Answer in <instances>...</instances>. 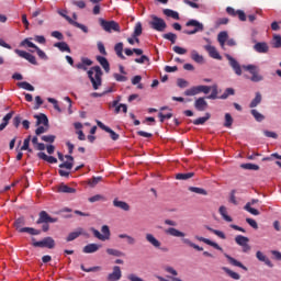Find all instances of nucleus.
<instances>
[{
  "instance_id": "obj_9",
  "label": "nucleus",
  "mask_w": 281,
  "mask_h": 281,
  "mask_svg": "<svg viewBox=\"0 0 281 281\" xmlns=\"http://www.w3.org/2000/svg\"><path fill=\"white\" fill-rule=\"evenodd\" d=\"M97 125L102 131H105V133H109L110 137H111V139H113V142H117V139H120V134L115 133V131L111 130V127L104 125V123H102V121H97Z\"/></svg>"
},
{
  "instance_id": "obj_42",
  "label": "nucleus",
  "mask_w": 281,
  "mask_h": 281,
  "mask_svg": "<svg viewBox=\"0 0 281 281\" xmlns=\"http://www.w3.org/2000/svg\"><path fill=\"white\" fill-rule=\"evenodd\" d=\"M223 271H225V273H227V276H229V278H232L233 280H239L240 279V274H238V272H234L233 270H231L227 267H224Z\"/></svg>"
},
{
  "instance_id": "obj_5",
  "label": "nucleus",
  "mask_w": 281,
  "mask_h": 281,
  "mask_svg": "<svg viewBox=\"0 0 281 281\" xmlns=\"http://www.w3.org/2000/svg\"><path fill=\"white\" fill-rule=\"evenodd\" d=\"M187 27H194L193 30H184L183 34H187L188 36H192V34H196L198 32H203V24H201L199 21L196 20H189L186 23Z\"/></svg>"
},
{
  "instance_id": "obj_54",
  "label": "nucleus",
  "mask_w": 281,
  "mask_h": 281,
  "mask_svg": "<svg viewBox=\"0 0 281 281\" xmlns=\"http://www.w3.org/2000/svg\"><path fill=\"white\" fill-rule=\"evenodd\" d=\"M272 47H274V49H278L281 47V36L280 35H273Z\"/></svg>"
},
{
  "instance_id": "obj_6",
  "label": "nucleus",
  "mask_w": 281,
  "mask_h": 281,
  "mask_svg": "<svg viewBox=\"0 0 281 281\" xmlns=\"http://www.w3.org/2000/svg\"><path fill=\"white\" fill-rule=\"evenodd\" d=\"M99 23L105 32H120V24L115 21H106L104 19H100Z\"/></svg>"
},
{
  "instance_id": "obj_55",
  "label": "nucleus",
  "mask_w": 281,
  "mask_h": 281,
  "mask_svg": "<svg viewBox=\"0 0 281 281\" xmlns=\"http://www.w3.org/2000/svg\"><path fill=\"white\" fill-rule=\"evenodd\" d=\"M100 181H102V177L101 176L93 177L92 179H90L88 181V184L90 186V188H95L99 184Z\"/></svg>"
},
{
  "instance_id": "obj_1",
  "label": "nucleus",
  "mask_w": 281,
  "mask_h": 281,
  "mask_svg": "<svg viewBox=\"0 0 281 281\" xmlns=\"http://www.w3.org/2000/svg\"><path fill=\"white\" fill-rule=\"evenodd\" d=\"M102 68H100V66H94L91 67L88 70V78L94 89V91H98L100 89V87H102Z\"/></svg>"
},
{
  "instance_id": "obj_44",
  "label": "nucleus",
  "mask_w": 281,
  "mask_h": 281,
  "mask_svg": "<svg viewBox=\"0 0 281 281\" xmlns=\"http://www.w3.org/2000/svg\"><path fill=\"white\" fill-rule=\"evenodd\" d=\"M18 87L20 89H24L25 91H34V86L27 81L18 82Z\"/></svg>"
},
{
  "instance_id": "obj_14",
  "label": "nucleus",
  "mask_w": 281,
  "mask_h": 281,
  "mask_svg": "<svg viewBox=\"0 0 281 281\" xmlns=\"http://www.w3.org/2000/svg\"><path fill=\"white\" fill-rule=\"evenodd\" d=\"M226 58H227L231 67L234 69L235 74L237 76H241L243 69L240 68V64H238V61L236 59H234V57H232L231 55H226Z\"/></svg>"
},
{
  "instance_id": "obj_37",
  "label": "nucleus",
  "mask_w": 281,
  "mask_h": 281,
  "mask_svg": "<svg viewBox=\"0 0 281 281\" xmlns=\"http://www.w3.org/2000/svg\"><path fill=\"white\" fill-rule=\"evenodd\" d=\"M244 210H246V212H249V214H252V216H260V211H258L257 209L251 207V202H248L244 206Z\"/></svg>"
},
{
  "instance_id": "obj_39",
  "label": "nucleus",
  "mask_w": 281,
  "mask_h": 281,
  "mask_svg": "<svg viewBox=\"0 0 281 281\" xmlns=\"http://www.w3.org/2000/svg\"><path fill=\"white\" fill-rule=\"evenodd\" d=\"M220 214L224 218V221H226V223H232V216L227 215V207L221 206Z\"/></svg>"
},
{
  "instance_id": "obj_19",
  "label": "nucleus",
  "mask_w": 281,
  "mask_h": 281,
  "mask_svg": "<svg viewBox=\"0 0 281 281\" xmlns=\"http://www.w3.org/2000/svg\"><path fill=\"white\" fill-rule=\"evenodd\" d=\"M145 238H146L147 243H149V245H153V247H155V249H161V241L156 239L153 234L147 233L145 235Z\"/></svg>"
},
{
  "instance_id": "obj_31",
  "label": "nucleus",
  "mask_w": 281,
  "mask_h": 281,
  "mask_svg": "<svg viewBox=\"0 0 281 281\" xmlns=\"http://www.w3.org/2000/svg\"><path fill=\"white\" fill-rule=\"evenodd\" d=\"M228 36L229 35L227 34L226 31H222V32L218 33L217 41H218L221 47H225V43H227Z\"/></svg>"
},
{
  "instance_id": "obj_29",
  "label": "nucleus",
  "mask_w": 281,
  "mask_h": 281,
  "mask_svg": "<svg viewBox=\"0 0 281 281\" xmlns=\"http://www.w3.org/2000/svg\"><path fill=\"white\" fill-rule=\"evenodd\" d=\"M67 21L70 25H74V27H78L79 30H82L85 34L89 33V29L85 24L78 23L74 21L71 18H67Z\"/></svg>"
},
{
  "instance_id": "obj_15",
  "label": "nucleus",
  "mask_w": 281,
  "mask_h": 281,
  "mask_svg": "<svg viewBox=\"0 0 281 281\" xmlns=\"http://www.w3.org/2000/svg\"><path fill=\"white\" fill-rule=\"evenodd\" d=\"M254 49L257 54H269V44L267 42H258L254 45Z\"/></svg>"
},
{
  "instance_id": "obj_4",
  "label": "nucleus",
  "mask_w": 281,
  "mask_h": 281,
  "mask_svg": "<svg viewBox=\"0 0 281 281\" xmlns=\"http://www.w3.org/2000/svg\"><path fill=\"white\" fill-rule=\"evenodd\" d=\"M33 247H41L47 249H54L56 247V241L52 237H45L43 240L36 241V238H32Z\"/></svg>"
},
{
  "instance_id": "obj_2",
  "label": "nucleus",
  "mask_w": 281,
  "mask_h": 281,
  "mask_svg": "<svg viewBox=\"0 0 281 281\" xmlns=\"http://www.w3.org/2000/svg\"><path fill=\"white\" fill-rule=\"evenodd\" d=\"M212 91V87L210 86H194L190 89H187L184 91V95L192 97V95H199V93H210Z\"/></svg>"
},
{
  "instance_id": "obj_58",
  "label": "nucleus",
  "mask_w": 281,
  "mask_h": 281,
  "mask_svg": "<svg viewBox=\"0 0 281 281\" xmlns=\"http://www.w3.org/2000/svg\"><path fill=\"white\" fill-rule=\"evenodd\" d=\"M36 54L38 56V58H41L42 60H48L49 57H47V54H45L43 52V49H41L38 46L35 47Z\"/></svg>"
},
{
  "instance_id": "obj_27",
  "label": "nucleus",
  "mask_w": 281,
  "mask_h": 281,
  "mask_svg": "<svg viewBox=\"0 0 281 281\" xmlns=\"http://www.w3.org/2000/svg\"><path fill=\"white\" fill-rule=\"evenodd\" d=\"M20 234H30L31 236L41 235V229L32 228V227H23L20 228Z\"/></svg>"
},
{
  "instance_id": "obj_50",
  "label": "nucleus",
  "mask_w": 281,
  "mask_h": 281,
  "mask_svg": "<svg viewBox=\"0 0 281 281\" xmlns=\"http://www.w3.org/2000/svg\"><path fill=\"white\" fill-rule=\"evenodd\" d=\"M234 124V119L232 117V114L226 113L225 114V122H224V126L226 128H232V125Z\"/></svg>"
},
{
  "instance_id": "obj_33",
  "label": "nucleus",
  "mask_w": 281,
  "mask_h": 281,
  "mask_svg": "<svg viewBox=\"0 0 281 281\" xmlns=\"http://www.w3.org/2000/svg\"><path fill=\"white\" fill-rule=\"evenodd\" d=\"M260 102H262V94L260 92H256V95L252 99V101L250 102L249 108L256 109V106H258V104H260Z\"/></svg>"
},
{
  "instance_id": "obj_40",
  "label": "nucleus",
  "mask_w": 281,
  "mask_h": 281,
  "mask_svg": "<svg viewBox=\"0 0 281 281\" xmlns=\"http://www.w3.org/2000/svg\"><path fill=\"white\" fill-rule=\"evenodd\" d=\"M102 236H103V241L104 240H110L111 238V229L109 228L108 225H103L101 227Z\"/></svg>"
},
{
  "instance_id": "obj_30",
  "label": "nucleus",
  "mask_w": 281,
  "mask_h": 281,
  "mask_svg": "<svg viewBox=\"0 0 281 281\" xmlns=\"http://www.w3.org/2000/svg\"><path fill=\"white\" fill-rule=\"evenodd\" d=\"M165 16H169L170 19H175V21H179V12L173 11L172 9H165L162 10Z\"/></svg>"
},
{
  "instance_id": "obj_57",
  "label": "nucleus",
  "mask_w": 281,
  "mask_h": 281,
  "mask_svg": "<svg viewBox=\"0 0 281 281\" xmlns=\"http://www.w3.org/2000/svg\"><path fill=\"white\" fill-rule=\"evenodd\" d=\"M42 142H46V144H54L56 142L55 135H44L42 136Z\"/></svg>"
},
{
  "instance_id": "obj_59",
  "label": "nucleus",
  "mask_w": 281,
  "mask_h": 281,
  "mask_svg": "<svg viewBox=\"0 0 281 281\" xmlns=\"http://www.w3.org/2000/svg\"><path fill=\"white\" fill-rule=\"evenodd\" d=\"M98 201H106V198H104V195H101V194H97V195L89 198L90 203H95Z\"/></svg>"
},
{
  "instance_id": "obj_21",
  "label": "nucleus",
  "mask_w": 281,
  "mask_h": 281,
  "mask_svg": "<svg viewBox=\"0 0 281 281\" xmlns=\"http://www.w3.org/2000/svg\"><path fill=\"white\" fill-rule=\"evenodd\" d=\"M256 258L260 261V262H265V265H267V267H270V269H273V262H271L269 260V258L267 256H265V254H262V251L258 250L256 252Z\"/></svg>"
},
{
  "instance_id": "obj_64",
  "label": "nucleus",
  "mask_w": 281,
  "mask_h": 281,
  "mask_svg": "<svg viewBox=\"0 0 281 281\" xmlns=\"http://www.w3.org/2000/svg\"><path fill=\"white\" fill-rule=\"evenodd\" d=\"M127 280L130 281H144V279L137 277L136 274H128Z\"/></svg>"
},
{
  "instance_id": "obj_61",
  "label": "nucleus",
  "mask_w": 281,
  "mask_h": 281,
  "mask_svg": "<svg viewBox=\"0 0 281 281\" xmlns=\"http://www.w3.org/2000/svg\"><path fill=\"white\" fill-rule=\"evenodd\" d=\"M47 131H49V126H38L35 130V135H43V133H47Z\"/></svg>"
},
{
  "instance_id": "obj_16",
  "label": "nucleus",
  "mask_w": 281,
  "mask_h": 281,
  "mask_svg": "<svg viewBox=\"0 0 281 281\" xmlns=\"http://www.w3.org/2000/svg\"><path fill=\"white\" fill-rule=\"evenodd\" d=\"M165 234H167V236H172L173 238H186V233L175 227H169L165 229Z\"/></svg>"
},
{
  "instance_id": "obj_22",
  "label": "nucleus",
  "mask_w": 281,
  "mask_h": 281,
  "mask_svg": "<svg viewBox=\"0 0 281 281\" xmlns=\"http://www.w3.org/2000/svg\"><path fill=\"white\" fill-rule=\"evenodd\" d=\"M97 60L101 67H103L105 74H109L111 71V64H109V59L106 57L97 56Z\"/></svg>"
},
{
  "instance_id": "obj_36",
  "label": "nucleus",
  "mask_w": 281,
  "mask_h": 281,
  "mask_svg": "<svg viewBox=\"0 0 281 281\" xmlns=\"http://www.w3.org/2000/svg\"><path fill=\"white\" fill-rule=\"evenodd\" d=\"M236 90L234 88H227L221 97H217L220 100H227L229 95H235Z\"/></svg>"
},
{
  "instance_id": "obj_18",
  "label": "nucleus",
  "mask_w": 281,
  "mask_h": 281,
  "mask_svg": "<svg viewBox=\"0 0 281 281\" xmlns=\"http://www.w3.org/2000/svg\"><path fill=\"white\" fill-rule=\"evenodd\" d=\"M194 109L196 111H206L207 110V101L205 98L201 97L194 101Z\"/></svg>"
},
{
  "instance_id": "obj_12",
  "label": "nucleus",
  "mask_w": 281,
  "mask_h": 281,
  "mask_svg": "<svg viewBox=\"0 0 281 281\" xmlns=\"http://www.w3.org/2000/svg\"><path fill=\"white\" fill-rule=\"evenodd\" d=\"M79 236H88L87 232H85L82 227H79L75 232L68 234L66 243H71L72 240H76V238H79Z\"/></svg>"
},
{
  "instance_id": "obj_28",
  "label": "nucleus",
  "mask_w": 281,
  "mask_h": 281,
  "mask_svg": "<svg viewBox=\"0 0 281 281\" xmlns=\"http://www.w3.org/2000/svg\"><path fill=\"white\" fill-rule=\"evenodd\" d=\"M57 192H61L64 194H74V193H76V189H74L67 184H60L57 189Z\"/></svg>"
},
{
  "instance_id": "obj_32",
  "label": "nucleus",
  "mask_w": 281,
  "mask_h": 281,
  "mask_svg": "<svg viewBox=\"0 0 281 281\" xmlns=\"http://www.w3.org/2000/svg\"><path fill=\"white\" fill-rule=\"evenodd\" d=\"M54 47H58L60 52H67L68 54H71V48H69V45L66 42H57L54 44Z\"/></svg>"
},
{
  "instance_id": "obj_25",
  "label": "nucleus",
  "mask_w": 281,
  "mask_h": 281,
  "mask_svg": "<svg viewBox=\"0 0 281 281\" xmlns=\"http://www.w3.org/2000/svg\"><path fill=\"white\" fill-rule=\"evenodd\" d=\"M114 52H115L116 56H119V58H121L122 60H126V57L123 54L124 43L120 42V43L115 44Z\"/></svg>"
},
{
  "instance_id": "obj_20",
  "label": "nucleus",
  "mask_w": 281,
  "mask_h": 281,
  "mask_svg": "<svg viewBox=\"0 0 281 281\" xmlns=\"http://www.w3.org/2000/svg\"><path fill=\"white\" fill-rule=\"evenodd\" d=\"M34 119L37 120L36 126H41V124H43V126H49V119H47V115H45L43 113L35 114Z\"/></svg>"
},
{
  "instance_id": "obj_63",
  "label": "nucleus",
  "mask_w": 281,
  "mask_h": 281,
  "mask_svg": "<svg viewBox=\"0 0 281 281\" xmlns=\"http://www.w3.org/2000/svg\"><path fill=\"white\" fill-rule=\"evenodd\" d=\"M177 85H178V87H180V89H186V87H188L189 83L186 79L179 78L177 80Z\"/></svg>"
},
{
  "instance_id": "obj_49",
  "label": "nucleus",
  "mask_w": 281,
  "mask_h": 281,
  "mask_svg": "<svg viewBox=\"0 0 281 281\" xmlns=\"http://www.w3.org/2000/svg\"><path fill=\"white\" fill-rule=\"evenodd\" d=\"M106 254H109V256H115L116 258H122V256H124V252L113 248H108Z\"/></svg>"
},
{
  "instance_id": "obj_17",
  "label": "nucleus",
  "mask_w": 281,
  "mask_h": 281,
  "mask_svg": "<svg viewBox=\"0 0 281 281\" xmlns=\"http://www.w3.org/2000/svg\"><path fill=\"white\" fill-rule=\"evenodd\" d=\"M122 278V270L120 266L113 267V272L108 276V281H117Z\"/></svg>"
},
{
  "instance_id": "obj_56",
  "label": "nucleus",
  "mask_w": 281,
  "mask_h": 281,
  "mask_svg": "<svg viewBox=\"0 0 281 281\" xmlns=\"http://www.w3.org/2000/svg\"><path fill=\"white\" fill-rule=\"evenodd\" d=\"M250 113L255 117L256 122H262V120H265V115L260 114L258 110H251Z\"/></svg>"
},
{
  "instance_id": "obj_10",
  "label": "nucleus",
  "mask_w": 281,
  "mask_h": 281,
  "mask_svg": "<svg viewBox=\"0 0 281 281\" xmlns=\"http://www.w3.org/2000/svg\"><path fill=\"white\" fill-rule=\"evenodd\" d=\"M226 12L229 16H238L239 21H247V14L243 10H235L232 7H227Z\"/></svg>"
},
{
  "instance_id": "obj_51",
  "label": "nucleus",
  "mask_w": 281,
  "mask_h": 281,
  "mask_svg": "<svg viewBox=\"0 0 281 281\" xmlns=\"http://www.w3.org/2000/svg\"><path fill=\"white\" fill-rule=\"evenodd\" d=\"M229 23V19L227 18H220L215 21V30H218L221 25H227Z\"/></svg>"
},
{
  "instance_id": "obj_26",
  "label": "nucleus",
  "mask_w": 281,
  "mask_h": 281,
  "mask_svg": "<svg viewBox=\"0 0 281 281\" xmlns=\"http://www.w3.org/2000/svg\"><path fill=\"white\" fill-rule=\"evenodd\" d=\"M114 207H119L120 210H123L124 212H128L131 210V205L124 201H120L117 199H114L113 201Z\"/></svg>"
},
{
  "instance_id": "obj_52",
  "label": "nucleus",
  "mask_w": 281,
  "mask_h": 281,
  "mask_svg": "<svg viewBox=\"0 0 281 281\" xmlns=\"http://www.w3.org/2000/svg\"><path fill=\"white\" fill-rule=\"evenodd\" d=\"M207 120H210V114H206V116H202V117L195 119L193 121V124L195 126H201V124H205Z\"/></svg>"
},
{
  "instance_id": "obj_45",
  "label": "nucleus",
  "mask_w": 281,
  "mask_h": 281,
  "mask_svg": "<svg viewBox=\"0 0 281 281\" xmlns=\"http://www.w3.org/2000/svg\"><path fill=\"white\" fill-rule=\"evenodd\" d=\"M23 225H25V217H19L14 221V227L18 229V232L23 229Z\"/></svg>"
},
{
  "instance_id": "obj_35",
  "label": "nucleus",
  "mask_w": 281,
  "mask_h": 281,
  "mask_svg": "<svg viewBox=\"0 0 281 281\" xmlns=\"http://www.w3.org/2000/svg\"><path fill=\"white\" fill-rule=\"evenodd\" d=\"M194 177V172H187V173H177L176 179L178 181H188V179H192Z\"/></svg>"
},
{
  "instance_id": "obj_43",
  "label": "nucleus",
  "mask_w": 281,
  "mask_h": 281,
  "mask_svg": "<svg viewBox=\"0 0 281 281\" xmlns=\"http://www.w3.org/2000/svg\"><path fill=\"white\" fill-rule=\"evenodd\" d=\"M189 192H194V194H202L203 196H206L207 194L205 189L199 187H189Z\"/></svg>"
},
{
  "instance_id": "obj_7",
  "label": "nucleus",
  "mask_w": 281,
  "mask_h": 281,
  "mask_svg": "<svg viewBox=\"0 0 281 281\" xmlns=\"http://www.w3.org/2000/svg\"><path fill=\"white\" fill-rule=\"evenodd\" d=\"M244 69L251 74V82H261V80H263L262 76L258 74L259 70L256 65L244 66Z\"/></svg>"
},
{
  "instance_id": "obj_41",
  "label": "nucleus",
  "mask_w": 281,
  "mask_h": 281,
  "mask_svg": "<svg viewBox=\"0 0 281 281\" xmlns=\"http://www.w3.org/2000/svg\"><path fill=\"white\" fill-rule=\"evenodd\" d=\"M182 243L184 245H188L189 247H192L193 249H196V251H203V247H200L199 245L192 243V240L188 238H182Z\"/></svg>"
},
{
  "instance_id": "obj_53",
  "label": "nucleus",
  "mask_w": 281,
  "mask_h": 281,
  "mask_svg": "<svg viewBox=\"0 0 281 281\" xmlns=\"http://www.w3.org/2000/svg\"><path fill=\"white\" fill-rule=\"evenodd\" d=\"M240 167L244 168V170H260V166L254 165L251 162L243 164Z\"/></svg>"
},
{
  "instance_id": "obj_8",
  "label": "nucleus",
  "mask_w": 281,
  "mask_h": 281,
  "mask_svg": "<svg viewBox=\"0 0 281 281\" xmlns=\"http://www.w3.org/2000/svg\"><path fill=\"white\" fill-rule=\"evenodd\" d=\"M235 243H237L239 247H243L244 254H247V251H251V246H249V237L237 235L235 237Z\"/></svg>"
},
{
  "instance_id": "obj_62",
  "label": "nucleus",
  "mask_w": 281,
  "mask_h": 281,
  "mask_svg": "<svg viewBox=\"0 0 281 281\" xmlns=\"http://www.w3.org/2000/svg\"><path fill=\"white\" fill-rule=\"evenodd\" d=\"M173 52L176 54H179L180 56H183V54H188V49L180 46H173Z\"/></svg>"
},
{
  "instance_id": "obj_47",
  "label": "nucleus",
  "mask_w": 281,
  "mask_h": 281,
  "mask_svg": "<svg viewBox=\"0 0 281 281\" xmlns=\"http://www.w3.org/2000/svg\"><path fill=\"white\" fill-rule=\"evenodd\" d=\"M202 43H206L203 45V47L205 50H207L209 56H212V42H210V38L204 37Z\"/></svg>"
},
{
  "instance_id": "obj_34",
  "label": "nucleus",
  "mask_w": 281,
  "mask_h": 281,
  "mask_svg": "<svg viewBox=\"0 0 281 281\" xmlns=\"http://www.w3.org/2000/svg\"><path fill=\"white\" fill-rule=\"evenodd\" d=\"M191 58L194 60V63H198L199 65H203L204 58L203 55H199V52L191 50Z\"/></svg>"
},
{
  "instance_id": "obj_3",
  "label": "nucleus",
  "mask_w": 281,
  "mask_h": 281,
  "mask_svg": "<svg viewBox=\"0 0 281 281\" xmlns=\"http://www.w3.org/2000/svg\"><path fill=\"white\" fill-rule=\"evenodd\" d=\"M149 25L153 30H156V32H164L166 27H168L166 21L157 15H151V21L149 22Z\"/></svg>"
},
{
  "instance_id": "obj_60",
  "label": "nucleus",
  "mask_w": 281,
  "mask_h": 281,
  "mask_svg": "<svg viewBox=\"0 0 281 281\" xmlns=\"http://www.w3.org/2000/svg\"><path fill=\"white\" fill-rule=\"evenodd\" d=\"M22 46L27 45V47H31L32 49H36V44H34L33 42L30 41V38H25L24 41L21 42Z\"/></svg>"
},
{
  "instance_id": "obj_13",
  "label": "nucleus",
  "mask_w": 281,
  "mask_h": 281,
  "mask_svg": "<svg viewBox=\"0 0 281 281\" xmlns=\"http://www.w3.org/2000/svg\"><path fill=\"white\" fill-rule=\"evenodd\" d=\"M58 221V218H54L52 216H49V214H47V212L42 211L40 212V217L37 220V225H41L43 223H56Z\"/></svg>"
},
{
  "instance_id": "obj_23",
  "label": "nucleus",
  "mask_w": 281,
  "mask_h": 281,
  "mask_svg": "<svg viewBox=\"0 0 281 281\" xmlns=\"http://www.w3.org/2000/svg\"><path fill=\"white\" fill-rule=\"evenodd\" d=\"M225 258H227L229 265H233V267H239V269H243L244 271H248L247 267L243 265V262L236 260L229 255H225Z\"/></svg>"
},
{
  "instance_id": "obj_38",
  "label": "nucleus",
  "mask_w": 281,
  "mask_h": 281,
  "mask_svg": "<svg viewBox=\"0 0 281 281\" xmlns=\"http://www.w3.org/2000/svg\"><path fill=\"white\" fill-rule=\"evenodd\" d=\"M142 32H143L142 22H137L134 26V32L132 34L133 38H137L142 36Z\"/></svg>"
},
{
  "instance_id": "obj_24",
  "label": "nucleus",
  "mask_w": 281,
  "mask_h": 281,
  "mask_svg": "<svg viewBox=\"0 0 281 281\" xmlns=\"http://www.w3.org/2000/svg\"><path fill=\"white\" fill-rule=\"evenodd\" d=\"M102 247L101 245L98 244H88L83 247L82 251L83 254H95Z\"/></svg>"
},
{
  "instance_id": "obj_11",
  "label": "nucleus",
  "mask_w": 281,
  "mask_h": 281,
  "mask_svg": "<svg viewBox=\"0 0 281 281\" xmlns=\"http://www.w3.org/2000/svg\"><path fill=\"white\" fill-rule=\"evenodd\" d=\"M20 58H24L25 60H29L31 65H38V61H36V57L25 50L15 49L14 50Z\"/></svg>"
},
{
  "instance_id": "obj_46",
  "label": "nucleus",
  "mask_w": 281,
  "mask_h": 281,
  "mask_svg": "<svg viewBox=\"0 0 281 281\" xmlns=\"http://www.w3.org/2000/svg\"><path fill=\"white\" fill-rule=\"evenodd\" d=\"M30 142H32V135H29L21 147V150H27V153H32V148H30Z\"/></svg>"
},
{
  "instance_id": "obj_48",
  "label": "nucleus",
  "mask_w": 281,
  "mask_h": 281,
  "mask_svg": "<svg viewBox=\"0 0 281 281\" xmlns=\"http://www.w3.org/2000/svg\"><path fill=\"white\" fill-rule=\"evenodd\" d=\"M162 38H165L166 41H170V43L172 45H175V43H177V34L175 33H167L162 35Z\"/></svg>"
}]
</instances>
